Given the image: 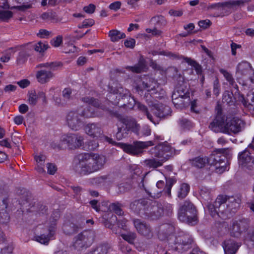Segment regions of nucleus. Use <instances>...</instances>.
Listing matches in <instances>:
<instances>
[{
	"label": "nucleus",
	"instance_id": "1",
	"mask_svg": "<svg viewBox=\"0 0 254 254\" xmlns=\"http://www.w3.org/2000/svg\"><path fill=\"white\" fill-rule=\"evenodd\" d=\"M244 127L243 121L230 113L224 115L220 108L217 109L216 115L209 125V128L214 132L229 134H236L241 131Z\"/></svg>",
	"mask_w": 254,
	"mask_h": 254
},
{
	"label": "nucleus",
	"instance_id": "2",
	"mask_svg": "<svg viewBox=\"0 0 254 254\" xmlns=\"http://www.w3.org/2000/svg\"><path fill=\"white\" fill-rule=\"evenodd\" d=\"M74 160L81 168L80 173H92L101 169L106 162L104 156L93 153H80L74 157Z\"/></svg>",
	"mask_w": 254,
	"mask_h": 254
},
{
	"label": "nucleus",
	"instance_id": "3",
	"mask_svg": "<svg viewBox=\"0 0 254 254\" xmlns=\"http://www.w3.org/2000/svg\"><path fill=\"white\" fill-rule=\"evenodd\" d=\"M241 202L239 197L219 195L214 204L209 206V209L213 217L219 216L220 213H235L240 207Z\"/></svg>",
	"mask_w": 254,
	"mask_h": 254
},
{
	"label": "nucleus",
	"instance_id": "4",
	"mask_svg": "<svg viewBox=\"0 0 254 254\" xmlns=\"http://www.w3.org/2000/svg\"><path fill=\"white\" fill-rule=\"evenodd\" d=\"M135 205L139 209V215L144 219L157 220L162 216L163 213L161 205L156 201L147 200L135 201L130 204V208L134 209Z\"/></svg>",
	"mask_w": 254,
	"mask_h": 254
},
{
	"label": "nucleus",
	"instance_id": "5",
	"mask_svg": "<svg viewBox=\"0 0 254 254\" xmlns=\"http://www.w3.org/2000/svg\"><path fill=\"white\" fill-rule=\"evenodd\" d=\"M94 115L95 112L90 106H87L86 108L79 107L67 113L66 122L68 127L72 130H79L84 125L83 118H92Z\"/></svg>",
	"mask_w": 254,
	"mask_h": 254
},
{
	"label": "nucleus",
	"instance_id": "6",
	"mask_svg": "<svg viewBox=\"0 0 254 254\" xmlns=\"http://www.w3.org/2000/svg\"><path fill=\"white\" fill-rule=\"evenodd\" d=\"M226 149H220L213 152L208 158L209 170L212 173L222 174L227 169L228 160L224 155Z\"/></svg>",
	"mask_w": 254,
	"mask_h": 254
},
{
	"label": "nucleus",
	"instance_id": "7",
	"mask_svg": "<svg viewBox=\"0 0 254 254\" xmlns=\"http://www.w3.org/2000/svg\"><path fill=\"white\" fill-rule=\"evenodd\" d=\"M196 213V210L193 204L186 201L179 208L178 218L183 222L194 225L197 222Z\"/></svg>",
	"mask_w": 254,
	"mask_h": 254
},
{
	"label": "nucleus",
	"instance_id": "8",
	"mask_svg": "<svg viewBox=\"0 0 254 254\" xmlns=\"http://www.w3.org/2000/svg\"><path fill=\"white\" fill-rule=\"evenodd\" d=\"M96 233L93 231H84L74 238L72 246L74 249L81 251L90 247L94 243Z\"/></svg>",
	"mask_w": 254,
	"mask_h": 254
},
{
	"label": "nucleus",
	"instance_id": "9",
	"mask_svg": "<svg viewBox=\"0 0 254 254\" xmlns=\"http://www.w3.org/2000/svg\"><path fill=\"white\" fill-rule=\"evenodd\" d=\"M51 217L54 220L52 221L51 225L47 228L43 230L42 233L39 235L34 236V240L42 244L48 245L49 241L54 237L56 230V221L60 218L59 211H55L53 213Z\"/></svg>",
	"mask_w": 254,
	"mask_h": 254
},
{
	"label": "nucleus",
	"instance_id": "10",
	"mask_svg": "<svg viewBox=\"0 0 254 254\" xmlns=\"http://www.w3.org/2000/svg\"><path fill=\"white\" fill-rule=\"evenodd\" d=\"M148 106L151 112L158 118L164 119L171 115V108L166 105L150 101L148 102Z\"/></svg>",
	"mask_w": 254,
	"mask_h": 254
},
{
	"label": "nucleus",
	"instance_id": "11",
	"mask_svg": "<svg viewBox=\"0 0 254 254\" xmlns=\"http://www.w3.org/2000/svg\"><path fill=\"white\" fill-rule=\"evenodd\" d=\"M238 163L239 166L245 171H252L254 169V157L251 155L248 149L239 153Z\"/></svg>",
	"mask_w": 254,
	"mask_h": 254
},
{
	"label": "nucleus",
	"instance_id": "12",
	"mask_svg": "<svg viewBox=\"0 0 254 254\" xmlns=\"http://www.w3.org/2000/svg\"><path fill=\"white\" fill-rule=\"evenodd\" d=\"M62 142H64L69 149H75L83 145V137L78 134H67L62 136Z\"/></svg>",
	"mask_w": 254,
	"mask_h": 254
},
{
	"label": "nucleus",
	"instance_id": "13",
	"mask_svg": "<svg viewBox=\"0 0 254 254\" xmlns=\"http://www.w3.org/2000/svg\"><path fill=\"white\" fill-rule=\"evenodd\" d=\"M171 148L168 145L159 144L152 148L149 153L154 157L158 158L161 162L166 161L171 156Z\"/></svg>",
	"mask_w": 254,
	"mask_h": 254
},
{
	"label": "nucleus",
	"instance_id": "14",
	"mask_svg": "<svg viewBox=\"0 0 254 254\" xmlns=\"http://www.w3.org/2000/svg\"><path fill=\"white\" fill-rule=\"evenodd\" d=\"M237 78H244L253 82L254 80V71L250 64L247 62L240 63L237 68Z\"/></svg>",
	"mask_w": 254,
	"mask_h": 254
},
{
	"label": "nucleus",
	"instance_id": "15",
	"mask_svg": "<svg viewBox=\"0 0 254 254\" xmlns=\"http://www.w3.org/2000/svg\"><path fill=\"white\" fill-rule=\"evenodd\" d=\"M248 227V221L246 219L235 221L230 226V234L233 237L238 238L247 230Z\"/></svg>",
	"mask_w": 254,
	"mask_h": 254
},
{
	"label": "nucleus",
	"instance_id": "16",
	"mask_svg": "<svg viewBox=\"0 0 254 254\" xmlns=\"http://www.w3.org/2000/svg\"><path fill=\"white\" fill-rule=\"evenodd\" d=\"M153 142L149 141H135L133 144H128V153L132 155H138L142 153L143 148H147L149 146H153Z\"/></svg>",
	"mask_w": 254,
	"mask_h": 254
},
{
	"label": "nucleus",
	"instance_id": "17",
	"mask_svg": "<svg viewBox=\"0 0 254 254\" xmlns=\"http://www.w3.org/2000/svg\"><path fill=\"white\" fill-rule=\"evenodd\" d=\"M192 242V239L188 235L180 236L176 238L175 249L181 252L186 251L190 248Z\"/></svg>",
	"mask_w": 254,
	"mask_h": 254
},
{
	"label": "nucleus",
	"instance_id": "18",
	"mask_svg": "<svg viewBox=\"0 0 254 254\" xmlns=\"http://www.w3.org/2000/svg\"><path fill=\"white\" fill-rule=\"evenodd\" d=\"M133 224L139 233L148 239L153 237V233L149 225L139 219L134 220Z\"/></svg>",
	"mask_w": 254,
	"mask_h": 254
},
{
	"label": "nucleus",
	"instance_id": "19",
	"mask_svg": "<svg viewBox=\"0 0 254 254\" xmlns=\"http://www.w3.org/2000/svg\"><path fill=\"white\" fill-rule=\"evenodd\" d=\"M111 115L117 118L121 122V124H123L121 127L119 125L118 131L116 133L117 138L118 140H121L126 136L127 133V121L125 118H123L121 115L117 113L111 112Z\"/></svg>",
	"mask_w": 254,
	"mask_h": 254
},
{
	"label": "nucleus",
	"instance_id": "20",
	"mask_svg": "<svg viewBox=\"0 0 254 254\" xmlns=\"http://www.w3.org/2000/svg\"><path fill=\"white\" fill-rule=\"evenodd\" d=\"M172 98V102L177 109H183L185 108L190 103V97H187V99L186 97L178 95L177 93H173Z\"/></svg>",
	"mask_w": 254,
	"mask_h": 254
},
{
	"label": "nucleus",
	"instance_id": "21",
	"mask_svg": "<svg viewBox=\"0 0 254 254\" xmlns=\"http://www.w3.org/2000/svg\"><path fill=\"white\" fill-rule=\"evenodd\" d=\"M84 129L86 133L92 137H98L103 133L101 127L98 124H88Z\"/></svg>",
	"mask_w": 254,
	"mask_h": 254
},
{
	"label": "nucleus",
	"instance_id": "22",
	"mask_svg": "<svg viewBox=\"0 0 254 254\" xmlns=\"http://www.w3.org/2000/svg\"><path fill=\"white\" fill-rule=\"evenodd\" d=\"M0 222L2 223L9 221L10 217L7 212L8 206V199L7 198L0 197Z\"/></svg>",
	"mask_w": 254,
	"mask_h": 254
},
{
	"label": "nucleus",
	"instance_id": "23",
	"mask_svg": "<svg viewBox=\"0 0 254 254\" xmlns=\"http://www.w3.org/2000/svg\"><path fill=\"white\" fill-rule=\"evenodd\" d=\"M55 76V74L50 70L42 69L37 71L36 77L37 81L41 84H45Z\"/></svg>",
	"mask_w": 254,
	"mask_h": 254
},
{
	"label": "nucleus",
	"instance_id": "24",
	"mask_svg": "<svg viewBox=\"0 0 254 254\" xmlns=\"http://www.w3.org/2000/svg\"><path fill=\"white\" fill-rule=\"evenodd\" d=\"M111 247L107 243H102L94 246L91 251L85 254H107Z\"/></svg>",
	"mask_w": 254,
	"mask_h": 254
},
{
	"label": "nucleus",
	"instance_id": "25",
	"mask_svg": "<svg viewBox=\"0 0 254 254\" xmlns=\"http://www.w3.org/2000/svg\"><path fill=\"white\" fill-rule=\"evenodd\" d=\"M247 0H229L223 3H217L211 4L208 7V9H217L226 6H230L232 7H236L240 5H244L245 3L247 2Z\"/></svg>",
	"mask_w": 254,
	"mask_h": 254
},
{
	"label": "nucleus",
	"instance_id": "26",
	"mask_svg": "<svg viewBox=\"0 0 254 254\" xmlns=\"http://www.w3.org/2000/svg\"><path fill=\"white\" fill-rule=\"evenodd\" d=\"M175 231L174 226L170 224H165L160 227L158 232V238L161 240H164L172 234Z\"/></svg>",
	"mask_w": 254,
	"mask_h": 254
},
{
	"label": "nucleus",
	"instance_id": "27",
	"mask_svg": "<svg viewBox=\"0 0 254 254\" xmlns=\"http://www.w3.org/2000/svg\"><path fill=\"white\" fill-rule=\"evenodd\" d=\"M241 244L234 240H228L224 242L223 248L225 254H235Z\"/></svg>",
	"mask_w": 254,
	"mask_h": 254
},
{
	"label": "nucleus",
	"instance_id": "28",
	"mask_svg": "<svg viewBox=\"0 0 254 254\" xmlns=\"http://www.w3.org/2000/svg\"><path fill=\"white\" fill-rule=\"evenodd\" d=\"M40 18L46 22L56 23L60 20L56 13L53 11L43 13L40 15Z\"/></svg>",
	"mask_w": 254,
	"mask_h": 254
},
{
	"label": "nucleus",
	"instance_id": "29",
	"mask_svg": "<svg viewBox=\"0 0 254 254\" xmlns=\"http://www.w3.org/2000/svg\"><path fill=\"white\" fill-rule=\"evenodd\" d=\"M108 36L110 38L111 41L113 42H117L121 39L125 38L126 37L125 33L115 29L110 31Z\"/></svg>",
	"mask_w": 254,
	"mask_h": 254
},
{
	"label": "nucleus",
	"instance_id": "30",
	"mask_svg": "<svg viewBox=\"0 0 254 254\" xmlns=\"http://www.w3.org/2000/svg\"><path fill=\"white\" fill-rule=\"evenodd\" d=\"M63 66L62 63L60 62H50L46 63L39 64L37 65V68H43L45 67L51 70H56L59 67H61Z\"/></svg>",
	"mask_w": 254,
	"mask_h": 254
},
{
	"label": "nucleus",
	"instance_id": "31",
	"mask_svg": "<svg viewBox=\"0 0 254 254\" xmlns=\"http://www.w3.org/2000/svg\"><path fill=\"white\" fill-rule=\"evenodd\" d=\"M191 162L192 165L197 168H203L207 163L209 164L208 158L206 156L204 157H196L191 160Z\"/></svg>",
	"mask_w": 254,
	"mask_h": 254
},
{
	"label": "nucleus",
	"instance_id": "32",
	"mask_svg": "<svg viewBox=\"0 0 254 254\" xmlns=\"http://www.w3.org/2000/svg\"><path fill=\"white\" fill-rule=\"evenodd\" d=\"M173 93H177L178 95H182L184 97H190V93L189 89L185 83L179 84L177 85Z\"/></svg>",
	"mask_w": 254,
	"mask_h": 254
},
{
	"label": "nucleus",
	"instance_id": "33",
	"mask_svg": "<svg viewBox=\"0 0 254 254\" xmlns=\"http://www.w3.org/2000/svg\"><path fill=\"white\" fill-rule=\"evenodd\" d=\"M238 101L241 102L245 107L247 108L250 111H254V92L252 93L250 102L247 101L243 95L239 96Z\"/></svg>",
	"mask_w": 254,
	"mask_h": 254
},
{
	"label": "nucleus",
	"instance_id": "34",
	"mask_svg": "<svg viewBox=\"0 0 254 254\" xmlns=\"http://www.w3.org/2000/svg\"><path fill=\"white\" fill-rule=\"evenodd\" d=\"M183 59L190 65L194 67L196 73L201 75L202 73V66L198 63L188 57H183Z\"/></svg>",
	"mask_w": 254,
	"mask_h": 254
},
{
	"label": "nucleus",
	"instance_id": "35",
	"mask_svg": "<svg viewBox=\"0 0 254 254\" xmlns=\"http://www.w3.org/2000/svg\"><path fill=\"white\" fill-rule=\"evenodd\" d=\"M140 128L139 125L138 124L134 119L132 117L128 118V130L137 133Z\"/></svg>",
	"mask_w": 254,
	"mask_h": 254
},
{
	"label": "nucleus",
	"instance_id": "36",
	"mask_svg": "<svg viewBox=\"0 0 254 254\" xmlns=\"http://www.w3.org/2000/svg\"><path fill=\"white\" fill-rule=\"evenodd\" d=\"M221 73H222L226 79L229 82L230 85L238 90V86L236 84L234 79L233 78L231 74L227 71L226 70L221 69L220 70Z\"/></svg>",
	"mask_w": 254,
	"mask_h": 254
},
{
	"label": "nucleus",
	"instance_id": "37",
	"mask_svg": "<svg viewBox=\"0 0 254 254\" xmlns=\"http://www.w3.org/2000/svg\"><path fill=\"white\" fill-rule=\"evenodd\" d=\"M190 190V186L188 184L183 183L181 185L180 188L178 191V196L179 198L182 199L185 198L188 194Z\"/></svg>",
	"mask_w": 254,
	"mask_h": 254
},
{
	"label": "nucleus",
	"instance_id": "38",
	"mask_svg": "<svg viewBox=\"0 0 254 254\" xmlns=\"http://www.w3.org/2000/svg\"><path fill=\"white\" fill-rule=\"evenodd\" d=\"M166 189L168 195L171 196V190L173 185L176 183V179L174 177H170V176L166 177Z\"/></svg>",
	"mask_w": 254,
	"mask_h": 254
},
{
	"label": "nucleus",
	"instance_id": "39",
	"mask_svg": "<svg viewBox=\"0 0 254 254\" xmlns=\"http://www.w3.org/2000/svg\"><path fill=\"white\" fill-rule=\"evenodd\" d=\"M137 109L144 113L147 117V118L151 122L154 123L152 116L149 113L148 110L146 106L137 102L136 104Z\"/></svg>",
	"mask_w": 254,
	"mask_h": 254
},
{
	"label": "nucleus",
	"instance_id": "40",
	"mask_svg": "<svg viewBox=\"0 0 254 254\" xmlns=\"http://www.w3.org/2000/svg\"><path fill=\"white\" fill-rule=\"evenodd\" d=\"M145 66L143 61H139V63L133 66H128V69L136 73H140L143 71Z\"/></svg>",
	"mask_w": 254,
	"mask_h": 254
},
{
	"label": "nucleus",
	"instance_id": "41",
	"mask_svg": "<svg viewBox=\"0 0 254 254\" xmlns=\"http://www.w3.org/2000/svg\"><path fill=\"white\" fill-rule=\"evenodd\" d=\"M0 7L3 9H17L20 10H24L26 9L29 8L30 7L29 5H23L21 6H10L9 4H8V2L5 1L3 3H2V5L0 6Z\"/></svg>",
	"mask_w": 254,
	"mask_h": 254
},
{
	"label": "nucleus",
	"instance_id": "42",
	"mask_svg": "<svg viewBox=\"0 0 254 254\" xmlns=\"http://www.w3.org/2000/svg\"><path fill=\"white\" fill-rule=\"evenodd\" d=\"M81 100L82 102L88 103L95 107H99L100 103L98 99H94L93 97H85L82 98Z\"/></svg>",
	"mask_w": 254,
	"mask_h": 254
},
{
	"label": "nucleus",
	"instance_id": "43",
	"mask_svg": "<svg viewBox=\"0 0 254 254\" xmlns=\"http://www.w3.org/2000/svg\"><path fill=\"white\" fill-rule=\"evenodd\" d=\"M151 21L161 26H165L167 24V21L162 15L154 16L151 18Z\"/></svg>",
	"mask_w": 254,
	"mask_h": 254
},
{
	"label": "nucleus",
	"instance_id": "44",
	"mask_svg": "<svg viewBox=\"0 0 254 254\" xmlns=\"http://www.w3.org/2000/svg\"><path fill=\"white\" fill-rule=\"evenodd\" d=\"M180 126L184 129H190L192 127V124L188 119L182 118L179 120Z\"/></svg>",
	"mask_w": 254,
	"mask_h": 254
},
{
	"label": "nucleus",
	"instance_id": "45",
	"mask_svg": "<svg viewBox=\"0 0 254 254\" xmlns=\"http://www.w3.org/2000/svg\"><path fill=\"white\" fill-rule=\"evenodd\" d=\"M48 47L49 46L48 44L44 43L42 42H39L34 46L35 50L39 53L44 52L48 48Z\"/></svg>",
	"mask_w": 254,
	"mask_h": 254
},
{
	"label": "nucleus",
	"instance_id": "46",
	"mask_svg": "<svg viewBox=\"0 0 254 254\" xmlns=\"http://www.w3.org/2000/svg\"><path fill=\"white\" fill-rule=\"evenodd\" d=\"M144 162L146 165L153 168H157L162 165V162L160 161H156L154 158L145 160Z\"/></svg>",
	"mask_w": 254,
	"mask_h": 254
},
{
	"label": "nucleus",
	"instance_id": "47",
	"mask_svg": "<svg viewBox=\"0 0 254 254\" xmlns=\"http://www.w3.org/2000/svg\"><path fill=\"white\" fill-rule=\"evenodd\" d=\"M73 224H64L63 226V229L64 233L67 235H71L75 232V228L73 227Z\"/></svg>",
	"mask_w": 254,
	"mask_h": 254
},
{
	"label": "nucleus",
	"instance_id": "48",
	"mask_svg": "<svg viewBox=\"0 0 254 254\" xmlns=\"http://www.w3.org/2000/svg\"><path fill=\"white\" fill-rule=\"evenodd\" d=\"M72 90L69 88H66L64 89L62 92V96L64 100L68 101L72 99Z\"/></svg>",
	"mask_w": 254,
	"mask_h": 254
},
{
	"label": "nucleus",
	"instance_id": "49",
	"mask_svg": "<svg viewBox=\"0 0 254 254\" xmlns=\"http://www.w3.org/2000/svg\"><path fill=\"white\" fill-rule=\"evenodd\" d=\"M13 13L10 11H0V19L3 21H7L12 17Z\"/></svg>",
	"mask_w": 254,
	"mask_h": 254
},
{
	"label": "nucleus",
	"instance_id": "50",
	"mask_svg": "<svg viewBox=\"0 0 254 254\" xmlns=\"http://www.w3.org/2000/svg\"><path fill=\"white\" fill-rule=\"evenodd\" d=\"M107 178L106 176H99L94 178L92 181V184L95 185L104 184L106 182Z\"/></svg>",
	"mask_w": 254,
	"mask_h": 254
},
{
	"label": "nucleus",
	"instance_id": "51",
	"mask_svg": "<svg viewBox=\"0 0 254 254\" xmlns=\"http://www.w3.org/2000/svg\"><path fill=\"white\" fill-rule=\"evenodd\" d=\"M48 173L50 175H54L57 173L58 168L56 164L49 163L47 164Z\"/></svg>",
	"mask_w": 254,
	"mask_h": 254
},
{
	"label": "nucleus",
	"instance_id": "52",
	"mask_svg": "<svg viewBox=\"0 0 254 254\" xmlns=\"http://www.w3.org/2000/svg\"><path fill=\"white\" fill-rule=\"evenodd\" d=\"M63 43V37L61 35H59L56 38H53L51 41V43L52 46L55 47H59Z\"/></svg>",
	"mask_w": 254,
	"mask_h": 254
},
{
	"label": "nucleus",
	"instance_id": "53",
	"mask_svg": "<svg viewBox=\"0 0 254 254\" xmlns=\"http://www.w3.org/2000/svg\"><path fill=\"white\" fill-rule=\"evenodd\" d=\"M94 24V20L92 19H85L81 25H78L79 28H84L91 27Z\"/></svg>",
	"mask_w": 254,
	"mask_h": 254
},
{
	"label": "nucleus",
	"instance_id": "54",
	"mask_svg": "<svg viewBox=\"0 0 254 254\" xmlns=\"http://www.w3.org/2000/svg\"><path fill=\"white\" fill-rule=\"evenodd\" d=\"M64 142H62V139L60 142H52L51 144V147L55 149H64L65 148V146L64 145Z\"/></svg>",
	"mask_w": 254,
	"mask_h": 254
},
{
	"label": "nucleus",
	"instance_id": "55",
	"mask_svg": "<svg viewBox=\"0 0 254 254\" xmlns=\"http://www.w3.org/2000/svg\"><path fill=\"white\" fill-rule=\"evenodd\" d=\"M232 93H230L229 91H225L223 95L222 102L229 104L232 102Z\"/></svg>",
	"mask_w": 254,
	"mask_h": 254
},
{
	"label": "nucleus",
	"instance_id": "56",
	"mask_svg": "<svg viewBox=\"0 0 254 254\" xmlns=\"http://www.w3.org/2000/svg\"><path fill=\"white\" fill-rule=\"evenodd\" d=\"M106 140L110 143L112 144H116L122 148L125 152H127V144L126 143H116L115 141H113L112 138L106 137Z\"/></svg>",
	"mask_w": 254,
	"mask_h": 254
},
{
	"label": "nucleus",
	"instance_id": "57",
	"mask_svg": "<svg viewBox=\"0 0 254 254\" xmlns=\"http://www.w3.org/2000/svg\"><path fill=\"white\" fill-rule=\"evenodd\" d=\"M38 97L36 92L34 91L29 94V103L30 104L35 105L37 103Z\"/></svg>",
	"mask_w": 254,
	"mask_h": 254
},
{
	"label": "nucleus",
	"instance_id": "58",
	"mask_svg": "<svg viewBox=\"0 0 254 254\" xmlns=\"http://www.w3.org/2000/svg\"><path fill=\"white\" fill-rule=\"evenodd\" d=\"M198 24L200 27L205 29L209 27L212 24V23L210 20L206 19L199 21Z\"/></svg>",
	"mask_w": 254,
	"mask_h": 254
},
{
	"label": "nucleus",
	"instance_id": "59",
	"mask_svg": "<svg viewBox=\"0 0 254 254\" xmlns=\"http://www.w3.org/2000/svg\"><path fill=\"white\" fill-rule=\"evenodd\" d=\"M220 86L218 79H216L213 82V93L216 96H218L220 93Z\"/></svg>",
	"mask_w": 254,
	"mask_h": 254
},
{
	"label": "nucleus",
	"instance_id": "60",
	"mask_svg": "<svg viewBox=\"0 0 254 254\" xmlns=\"http://www.w3.org/2000/svg\"><path fill=\"white\" fill-rule=\"evenodd\" d=\"M95 5L91 3L87 6H84L83 8V10H84L85 12H86L87 13L92 14L95 11Z\"/></svg>",
	"mask_w": 254,
	"mask_h": 254
},
{
	"label": "nucleus",
	"instance_id": "61",
	"mask_svg": "<svg viewBox=\"0 0 254 254\" xmlns=\"http://www.w3.org/2000/svg\"><path fill=\"white\" fill-rule=\"evenodd\" d=\"M137 103L133 97L129 96L128 97V109H133L135 106H136Z\"/></svg>",
	"mask_w": 254,
	"mask_h": 254
},
{
	"label": "nucleus",
	"instance_id": "62",
	"mask_svg": "<svg viewBox=\"0 0 254 254\" xmlns=\"http://www.w3.org/2000/svg\"><path fill=\"white\" fill-rule=\"evenodd\" d=\"M146 31L148 33H151L153 36H159L161 34L162 31L158 30L156 27L153 29L147 28Z\"/></svg>",
	"mask_w": 254,
	"mask_h": 254
},
{
	"label": "nucleus",
	"instance_id": "63",
	"mask_svg": "<svg viewBox=\"0 0 254 254\" xmlns=\"http://www.w3.org/2000/svg\"><path fill=\"white\" fill-rule=\"evenodd\" d=\"M51 32L46 29H40L37 34V35L42 38H45L49 37Z\"/></svg>",
	"mask_w": 254,
	"mask_h": 254
},
{
	"label": "nucleus",
	"instance_id": "64",
	"mask_svg": "<svg viewBox=\"0 0 254 254\" xmlns=\"http://www.w3.org/2000/svg\"><path fill=\"white\" fill-rule=\"evenodd\" d=\"M129 173L131 175H139L140 174L139 168L136 165H133L129 167Z\"/></svg>",
	"mask_w": 254,
	"mask_h": 254
}]
</instances>
